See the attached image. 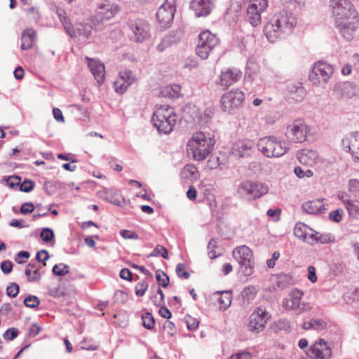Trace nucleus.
I'll use <instances>...</instances> for the list:
<instances>
[{"label":"nucleus","mask_w":359,"mask_h":359,"mask_svg":"<svg viewBox=\"0 0 359 359\" xmlns=\"http://www.w3.org/2000/svg\"><path fill=\"white\" fill-rule=\"evenodd\" d=\"M81 348L87 351H95L98 346L91 339H85L80 343Z\"/></svg>","instance_id":"nucleus-50"},{"label":"nucleus","mask_w":359,"mask_h":359,"mask_svg":"<svg viewBox=\"0 0 359 359\" xmlns=\"http://www.w3.org/2000/svg\"><path fill=\"white\" fill-rule=\"evenodd\" d=\"M333 72V67L331 65L319 61L313 65L309 78L313 85L319 86L327 83Z\"/></svg>","instance_id":"nucleus-10"},{"label":"nucleus","mask_w":359,"mask_h":359,"mask_svg":"<svg viewBox=\"0 0 359 359\" xmlns=\"http://www.w3.org/2000/svg\"><path fill=\"white\" fill-rule=\"evenodd\" d=\"M175 42L174 36L168 35L165 36L157 46V50L160 52L164 51L168 47L170 46Z\"/></svg>","instance_id":"nucleus-44"},{"label":"nucleus","mask_w":359,"mask_h":359,"mask_svg":"<svg viewBox=\"0 0 359 359\" xmlns=\"http://www.w3.org/2000/svg\"><path fill=\"white\" fill-rule=\"evenodd\" d=\"M106 20H104L103 18L96 19V14L90 18V24L92 26L93 29L95 31H101L104 29V23Z\"/></svg>","instance_id":"nucleus-48"},{"label":"nucleus","mask_w":359,"mask_h":359,"mask_svg":"<svg viewBox=\"0 0 359 359\" xmlns=\"http://www.w3.org/2000/svg\"><path fill=\"white\" fill-rule=\"evenodd\" d=\"M25 11H26L27 15L30 19L35 21L39 20L40 17L36 8L31 6L27 8H25Z\"/></svg>","instance_id":"nucleus-60"},{"label":"nucleus","mask_w":359,"mask_h":359,"mask_svg":"<svg viewBox=\"0 0 359 359\" xmlns=\"http://www.w3.org/2000/svg\"><path fill=\"white\" fill-rule=\"evenodd\" d=\"M185 265L182 263H180L176 266V273L179 278H183L184 279H188L190 276V274L188 271L184 270Z\"/></svg>","instance_id":"nucleus-56"},{"label":"nucleus","mask_w":359,"mask_h":359,"mask_svg":"<svg viewBox=\"0 0 359 359\" xmlns=\"http://www.w3.org/2000/svg\"><path fill=\"white\" fill-rule=\"evenodd\" d=\"M241 76L242 72L239 69L235 67L226 69L220 74L219 84L224 88H228L238 82Z\"/></svg>","instance_id":"nucleus-17"},{"label":"nucleus","mask_w":359,"mask_h":359,"mask_svg":"<svg viewBox=\"0 0 359 359\" xmlns=\"http://www.w3.org/2000/svg\"><path fill=\"white\" fill-rule=\"evenodd\" d=\"M41 238L45 243H48L53 239L54 232L50 228H43L41 232Z\"/></svg>","instance_id":"nucleus-53"},{"label":"nucleus","mask_w":359,"mask_h":359,"mask_svg":"<svg viewBox=\"0 0 359 359\" xmlns=\"http://www.w3.org/2000/svg\"><path fill=\"white\" fill-rule=\"evenodd\" d=\"M308 231H311L312 230L306 224L299 222L295 224L294 234L297 238L304 241L306 238V235H308Z\"/></svg>","instance_id":"nucleus-36"},{"label":"nucleus","mask_w":359,"mask_h":359,"mask_svg":"<svg viewBox=\"0 0 359 359\" xmlns=\"http://www.w3.org/2000/svg\"><path fill=\"white\" fill-rule=\"evenodd\" d=\"M218 302L221 309H226L229 307L232 301L231 293L228 291H223L219 293Z\"/></svg>","instance_id":"nucleus-37"},{"label":"nucleus","mask_w":359,"mask_h":359,"mask_svg":"<svg viewBox=\"0 0 359 359\" xmlns=\"http://www.w3.org/2000/svg\"><path fill=\"white\" fill-rule=\"evenodd\" d=\"M20 291V287L16 283H11L6 287V294L10 297H15Z\"/></svg>","instance_id":"nucleus-51"},{"label":"nucleus","mask_w":359,"mask_h":359,"mask_svg":"<svg viewBox=\"0 0 359 359\" xmlns=\"http://www.w3.org/2000/svg\"><path fill=\"white\" fill-rule=\"evenodd\" d=\"M270 318L271 315L265 308L257 307L250 317L249 330L256 333L262 332Z\"/></svg>","instance_id":"nucleus-12"},{"label":"nucleus","mask_w":359,"mask_h":359,"mask_svg":"<svg viewBox=\"0 0 359 359\" xmlns=\"http://www.w3.org/2000/svg\"><path fill=\"white\" fill-rule=\"evenodd\" d=\"M101 197L104 200L117 206H121L124 201V198L121 196L119 191L113 189L104 191L101 194Z\"/></svg>","instance_id":"nucleus-26"},{"label":"nucleus","mask_w":359,"mask_h":359,"mask_svg":"<svg viewBox=\"0 0 359 359\" xmlns=\"http://www.w3.org/2000/svg\"><path fill=\"white\" fill-rule=\"evenodd\" d=\"M346 208L351 217H355L359 215V201L351 200L346 201Z\"/></svg>","instance_id":"nucleus-40"},{"label":"nucleus","mask_w":359,"mask_h":359,"mask_svg":"<svg viewBox=\"0 0 359 359\" xmlns=\"http://www.w3.org/2000/svg\"><path fill=\"white\" fill-rule=\"evenodd\" d=\"M257 148L264 156L268 158L282 156L288 151L287 144L275 136H266L261 138L257 143Z\"/></svg>","instance_id":"nucleus-4"},{"label":"nucleus","mask_w":359,"mask_h":359,"mask_svg":"<svg viewBox=\"0 0 359 359\" xmlns=\"http://www.w3.org/2000/svg\"><path fill=\"white\" fill-rule=\"evenodd\" d=\"M120 235L125 239L137 240L139 238V236L136 232L126 229L121 230L120 231Z\"/></svg>","instance_id":"nucleus-62"},{"label":"nucleus","mask_w":359,"mask_h":359,"mask_svg":"<svg viewBox=\"0 0 359 359\" xmlns=\"http://www.w3.org/2000/svg\"><path fill=\"white\" fill-rule=\"evenodd\" d=\"M245 101V94L239 89H232L224 93L220 99L222 109L229 114L243 106Z\"/></svg>","instance_id":"nucleus-8"},{"label":"nucleus","mask_w":359,"mask_h":359,"mask_svg":"<svg viewBox=\"0 0 359 359\" xmlns=\"http://www.w3.org/2000/svg\"><path fill=\"white\" fill-rule=\"evenodd\" d=\"M269 189V186L265 183L252 182V195H253V201L266 194Z\"/></svg>","instance_id":"nucleus-30"},{"label":"nucleus","mask_w":359,"mask_h":359,"mask_svg":"<svg viewBox=\"0 0 359 359\" xmlns=\"http://www.w3.org/2000/svg\"><path fill=\"white\" fill-rule=\"evenodd\" d=\"M142 325L147 330H152L155 325V320L149 312H146L142 316Z\"/></svg>","instance_id":"nucleus-42"},{"label":"nucleus","mask_w":359,"mask_h":359,"mask_svg":"<svg viewBox=\"0 0 359 359\" xmlns=\"http://www.w3.org/2000/svg\"><path fill=\"white\" fill-rule=\"evenodd\" d=\"M330 6L335 22L353 17L357 18L359 15L350 0H331Z\"/></svg>","instance_id":"nucleus-7"},{"label":"nucleus","mask_w":359,"mask_h":359,"mask_svg":"<svg viewBox=\"0 0 359 359\" xmlns=\"http://www.w3.org/2000/svg\"><path fill=\"white\" fill-rule=\"evenodd\" d=\"M348 190L355 196H359V180L356 179L350 180L348 182Z\"/></svg>","instance_id":"nucleus-59"},{"label":"nucleus","mask_w":359,"mask_h":359,"mask_svg":"<svg viewBox=\"0 0 359 359\" xmlns=\"http://www.w3.org/2000/svg\"><path fill=\"white\" fill-rule=\"evenodd\" d=\"M13 263L9 260H6L1 263V269L5 274L10 273L13 270Z\"/></svg>","instance_id":"nucleus-64"},{"label":"nucleus","mask_w":359,"mask_h":359,"mask_svg":"<svg viewBox=\"0 0 359 359\" xmlns=\"http://www.w3.org/2000/svg\"><path fill=\"white\" fill-rule=\"evenodd\" d=\"M227 163V158L224 154L220 156L212 155L208 161L207 165L210 169H216L220 166H225Z\"/></svg>","instance_id":"nucleus-32"},{"label":"nucleus","mask_w":359,"mask_h":359,"mask_svg":"<svg viewBox=\"0 0 359 359\" xmlns=\"http://www.w3.org/2000/svg\"><path fill=\"white\" fill-rule=\"evenodd\" d=\"M307 355L313 359H329L332 355V350L327 341L320 339L306 351Z\"/></svg>","instance_id":"nucleus-15"},{"label":"nucleus","mask_w":359,"mask_h":359,"mask_svg":"<svg viewBox=\"0 0 359 359\" xmlns=\"http://www.w3.org/2000/svg\"><path fill=\"white\" fill-rule=\"evenodd\" d=\"M176 0H165L156 13V18L162 27H168L172 22L176 11Z\"/></svg>","instance_id":"nucleus-14"},{"label":"nucleus","mask_w":359,"mask_h":359,"mask_svg":"<svg viewBox=\"0 0 359 359\" xmlns=\"http://www.w3.org/2000/svg\"><path fill=\"white\" fill-rule=\"evenodd\" d=\"M271 330L275 333H278L280 331L290 332L291 324L287 319H279L271 325Z\"/></svg>","instance_id":"nucleus-34"},{"label":"nucleus","mask_w":359,"mask_h":359,"mask_svg":"<svg viewBox=\"0 0 359 359\" xmlns=\"http://www.w3.org/2000/svg\"><path fill=\"white\" fill-rule=\"evenodd\" d=\"M252 181L246 180L241 182L238 188L237 193L239 196L248 201H253V195H252Z\"/></svg>","instance_id":"nucleus-28"},{"label":"nucleus","mask_w":359,"mask_h":359,"mask_svg":"<svg viewBox=\"0 0 359 359\" xmlns=\"http://www.w3.org/2000/svg\"><path fill=\"white\" fill-rule=\"evenodd\" d=\"M215 144L214 135L211 133L196 132L187 143V152L194 160L203 161L212 152Z\"/></svg>","instance_id":"nucleus-2"},{"label":"nucleus","mask_w":359,"mask_h":359,"mask_svg":"<svg viewBox=\"0 0 359 359\" xmlns=\"http://www.w3.org/2000/svg\"><path fill=\"white\" fill-rule=\"evenodd\" d=\"M52 272L55 276H64L69 273V266L64 263H60L53 267Z\"/></svg>","instance_id":"nucleus-41"},{"label":"nucleus","mask_w":359,"mask_h":359,"mask_svg":"<svg viewBox=\"0 0 359 359\" xmlns=\"http://www.w3.org/2000/svg\"><path fill=\"white\" fill-rule=\"evenodd\" d=\"M343 210L341 209H337L334 211H331L329 214V218L330 220L335 222H339L342 219Z\"/></svg>","instance_id":"nucleus-61"},{"label":"nucleus","mask_w":359,"mask_h":359,"mask_svg":"<svg viewBox=\"0 0 359 359\" xmlns=\"http://www.w3.org/2000/svg\"><path fill=\"white\" fill-rule=\"evenodd\" d=\"M291 97L297 102L303 100L306 95L304 88L299 84L292 83L287 86Z\"/></svg>","instance_id":"nucleus-29"},{"label":"nucleus","mask_w":359,"mask_h":359,"mask_svg":"<svg viewBox=\"0 0 359 359\" xmlns=\"http://www.w3.org/2000/svg\"><path fill=\"white\" fill-rule=\"evenodd\" d=\"M294 172L299 178H303L305 177H311L313 175V172L311 170L306 169V170H304L302 168L299 166L294 168Z\"/></svg>","instance_id":"nucleus-52"},{"label":"nucleus","mask_w":359,"mask_h":359,"mask_svg":"<svg viewBox=\"0 0 359 359\" xmlns=\"http://www.w3.org/2000/svg\"><path fill=\"white\" fill-rule=\"evenodd\" d=\"M255 147V143L250 140H240L234 143L231 153L238 158H245L250 156Z\"/></svg>","instance_id":"nucleus-20"},{"label":"nucleus","mask_w":359,"mask_h":359,"mask_svg":"<svg viewBox=\"0 0 359 359\" xmlns=\"http://www.w3.org/2000/svg\"><path fill=\"white\" fill-rule=\"evenodd\" d=\"M262 13L253 7L248 6L246 19L253 27H257L262 22Z\"/></svg>","instance_id":"nucleus-31"},{"label":"nucleus","mask_w":359,"mask_h":359,"mask_svg":"<svg viewBox=\"0 0 359 359\" xmlns=\"http://www.w3.org/2000/svg\"><path fill=\"white\" fill-rule=\"evenodd\" d=\"M233 257L238 262L244 276H248L254 271V256L252 250L247 245L236 247L233 250Z\"/></svg>","instance_id":"nucleus-5"},{"label":"nucleus","mask_w":359,"mask_h":359,"mask_svg":"<svg viewBox=\"0 0 359 359\" xmlns=\"http://www.w3.org/2000/svg\"><path fill=\"white\" fill-rule=\"evenodd\" d=\"M215 0H192L190 8L197 17L208 15L214 7Z\"/></svg>","instance_id":"nucleus-21"},{"label":"nucleus","mask_w":359,"mask_h":359,"mask_svg":"<svg viewBox=\"0 0 359 359\" xmlns=\"http://www.w3.org/2000/svg\"><path fill=\"white\" fill-rule=\"evenodd\" d=\"M304 292L299 289H293L288 296L282 301V307L286 311H293L302 313L309 311L311 307L308 303L302 302Z\"/></svg>","instance_id":"nucleus-9"},{"label":"nucleus","mask_w":359,"mask_h":359,"mask_svg":"<svg viewBox=\"0 0 359 359\" xmlns=\"http://www.w3.org/2000/svg\"><path fill=\"white\" fill-rule=\"evenodd\" d=\"M40 304V300L36 296L29 295L24 300V304L28 308L35 309Z\"/></svg>","instance_id":"nucleus-49"},{"label":"nucleus","mask_w":359,"mask_h":359,"mask_svg":"<svg viewBox=\"0 0 359 359\" xmlns=\"http://www.w3.org/2000/svg\"><path fill=\"white\" fill-rule=\"evenodd\" d=\"M133 31L135 41L142 42L149 36V25L144 20L130 22L129 25Z\"/></svg>","instance_id":"nucleus-19"},{"label":"nucleus","mask_w":359,"mask_h":359,"mask_svg":"<svg viewBox=\"0 0 359 359\" xmlns=\"http://www.w3.org/2000/svg\"><path fill=\"white\" fill-rule=\"evenodd\" d=\"M135 75L130 70L120 72L118 78L114 82L115 91L120 95L123 94L128 87L135 81Z\"/></svg>","instance_id":"nucleus-16"},{"label":"nucleus","mask_w":359,"mask_h":359,"mask_svg":"<svg viewBox=\"0 0 359 359\" xmlns=\"http://www.w3.org/2000/svg\"><path fill=\"white\" fill-rule=\"evenodd\" d=\"M217 241L215 238H212L208 245V256L210 259H215L217 257L215 248L217 247Z\"/></svg>","instance_id":"nucleus-58"},{"label":"nucleus","mask_w":359,"mask_h":359,"mask_svg":"<svg viewBox=\"0 0 359 359\" xmlns=\"http://www.w3.org/2000/svg\"><path fill=\"white\" fill-rule=\"evenodd\" d=\"M161 256L164 259H168V250L161 245H157L153 252L149 255L150 257Z\"/></svg>","instance_id":"nucleus-47"},{"label":"nucleus","mask_w":359,"mask_h":359,"mask_svg":"<svg viewBox=\"0 0 359 359\" xmlns=\"http://www.w3.org/2000/svg\"><path fill=\"white\" fill-rule=\"evenodd\" d=\"M297 158L300 163L312 167L318 161V154L313 149H304L297 153Z\"/></svg>","instance_id":"nucleus-23"},{"label":"nucleus","mask_w":359,"mask_h":359,"mask_svg":"<svg viewBox=\"0 0 359 359\" xmlns=\"http://www.w3.org/2000/svg\"><path fill=\"white\" fill-rule=\"evenodd\" d=\"M148 288V284L146 281L138 283L135 286V294L138 297H142Z\"/></svg>","instance_id":"nucleus-57"},{"label":"nucleus","mask_w":359,"mask_h":359,"mask_svg":"<svg viewBox=\"0 0 359 359\" xmlns=\"http://www.w3.org/2000/svg\"><path fill=\"white\" fill-rule=\"evenodd\" d=\"M19 331L15 327L8 328L3 334V337L6 340H13L18 337Z\"/></svg>","instance_id":"nucleus-54"},{"label":"nucleus","mask_w":359,"mask_h":359,"mask_svg":"<svg viewBox=\"0 0 359 359\" xmlns=\"http://www.w3.org/2000/svg\"><path fill=\"white\" fill-rule=\"evenodd\" d=\"M344 149L351 153L354 161H359V133L355 132L347 135L342 140Z\"/></svg>","instance_id":"nucleus-18"},{"label":"nucleus","mask_w":359,"mask_h":359,"mask_svg":"<svg viewBox=\"0 0 359 359\" xmlns=\"http://www.w3.org/2000/svg\"><path fill=\"white\" fill-rule=\"evenodd\" d=\"M297 24V17L292 12L283 10L270 19L264 32L268 40L274 42L291 34Z\"/></svg>","instance_id":"nucleus-1"},{"label":"nucleus","mask_w":359,"mask_h":359,"mask_svg":"<svg viewBox=\"0 0 359 359\" xmlns=\"http://www.w3.org/2000/svg\"><path fill=\"white\" fill-rule=\"evenodd\" d=\"M219 40L217 36L209 30L202 32L198 36V43L196 53L203 60L208 57L215 49L219 46Z\"/></svg>","instance_id":"nucleus-6"},{"label":"nucleus","mask_w":359,"mask_h":359,"mask_svg":"<svg viewBox=\"0 0 359 359\" xmlns=\"http://www.w3.org/2000/svg\"><path fill=\"white\" fill-rule=\"evenodd\" d=\"M156 278L158 285L163 287H166L169 285V277L160 269L156 271Z\"/></svg>","instance_id":"nucleus-43"},{"label":"nucleus","mask_w":359,"mask_h":359,"mask_svg":"<svg viewBox=\"0 0 359 359\" xmlns=\"http://www.w3.org/2000/svg\"><path fill=\"white\" fill-rule=\"evenodd\" d=\"M61 22L62 25L64 26V28L65 29L67 33L71 36V37H76L77 34L73 28L72 23L70 22L67 16H63V18H61Z\"/></svg>","instance_id":"nucleus-46"},{"label":"nucleus","mask_w":359,"mask_h":359,"mask_svg":"<svg viewBox=\"0 0 359 359\" xmlns=\"http://www.w3.org/2000/svg\"><path fill=\"white\" fill-rule=\"evenodd\" d=\"M257 293V289L252 285L245 287L241 292L242 298L244 301L250 302L253 300Z\"/></svg>","instance_id":"nucleus-38"},{"label":"nucleus","mask_w":359,"mask_h":359,"mask_svg":"<svg viewBox=\"0 0 359 359\" xmlns=\"http://www.w3.org/2000/svg\"><path fill=\"white\" fill-rule=\"evenodd\" d=\"M181 86L178 84H172L165 86L162 90V94L165 97L175 99L180 96Z\"/></svg>","instance_id":"nucleus-35"},{"label":"nucleus","mask_w":359,"mask_h":359,"mask_svg":"<svg viewBox=\"0 0 359 359\" xmlns=\"http://www.w3.org/2000/svg\"><path fill=\"white\" fill-rule=\"evenodd\" d=\"M302 208L304 211L309 214H318L322 212L324 210V204L323 201L318 199L303 203Z\"/></svg>","instance_id":"nucleus-27"},{"label":"nucleus","mask_w":359,"mask_h":359,"mask_svg":"<svg viewBox=\"0 0 359 359\" xmlns=\"http://www.w3.org/2000/svg\"><path fill=\"white\" fill-rule=\"evenodd\" d=\"M93 27L90 25L79 24L76 29H74L77 36H82L84 39H88L91 35Z\"/></svg>","instance_id":"nucleus-39"},{"label":"nucleus","mask_w":359,"mask_h":359,"mask_svg":"<svg viewBox=\"0 0 359 359\" xmlns=\"http://www.w3.org/2000/svg\"><path fill=\"white\" fill-rule=\"evenodd\" d=\"M311 127L302 120H295L287 127L286 135L295 143H302L311 135Z\"/></svg>","instance_id":"nucleus-11"},{"label":"nucleus","mask_w":359,"mask_h":359,"mask_svg":"<svg viewBox=\"0 0 359 359\" xmlns=\"http://www.w3.org/2000/svg\"><path fill=\"white\" fill-rule=\"evenodd\" d=\"M249 6L257 11L263 13L268 7V0H251Z\"/></svg>","instance_id":"nucleus-45"},{"label":"nucleus","mask_w":359,"mask_h":359,"mask_svg":"<svg viewBox=\"0 0 359 359\" xmlns=\"http://www.w3.org/2000/svg\"><path fill=\"white\" fill-rule=\"evenodd\" d=\"M119 11L118 6L115 4H104L98 7L96 13V19L103 18L104 20H109Z\"/></svg>","instance_id":"nucleus-24"},{"label":"nucleus","mask_w":359,"mask_h":359,"mask_svg":"<svg viewBox=\"0 0 359 359\" xmlns=\"http://www.w3.org/2000/svg\"><path fill=\"white\" fill-rule=\"evenodd\" d=\"M25 273L29 282L39 281L41 279V273L35 263H29L25 269Z\"/></svg>","instance_id":"nucleus-33"},{"label":"nucleus","mask_w":359,"mask_h":359,"mask_svg":"<svg viewBox=\"0 0 359 359\" xmlns=\"http://www.w3.org/2000/svg\"><path fill=\"white\" fill-rule=\"evenodd\" d=\"M246 68L248 71L255 73L258 69V65L255 57H252L248 60Z\"/></svg>","instance_id":"nucleus-63"},{"label":"nucleus","mask_w":359,"mask_h":359,"mask_svg":"<svg viewBox=\"0 0 359 359\" xmlns=\"http://www.w3.org/2000/svg\"><path fill=\"white\" fill-rule=\"evenodd\" d=\"M176 114L168 105H161L153 114L151 121L158 132L169 134L176 123Z\"/></svg>","instance_id":"nucleus-3"},{"label":"nucleus","mask_w":359,"mask_h":359,"mask_svg":"<svg viewBox=\"0 0 359 359\" xmlns=\"http://www.w3.org/2000/svg\"><path fill=\"white\" fill-rule=\"evenodd\" d=\"M334 241V237L330 233L323 234L320 233L318 236L317 242L319 243L325 244L330 243Z\"/></svg>","instance_id":"nucleus-55"},{"label":"nucleus","mask_w":359,"mask_h":359,"mask_svg":"<svg viewBox=\"0 0 359 359\" xmlns=\"http://www.w3.org/2000/svg\"><path fill=\"white\" fill-rule=\"evenodd\" d=\"M86 60L88 61V66L90 71L93 74L98 84L101 85L105 78V68L104 65L100 61L91 59L88 57H86Z\"/></svg>","instance_id":"nucleus-22"},{"label":"nucleus","mask_w":359,"mask_h":359,"mask_svg":"<svg viewBox=\"0 0 359 359\" xmlns=\"http://www.w3.org/2000/svg\"><path fill=\"white\" fill-rule=\"evenodd\" d=\"M335 25L341 36L347 41L353 40L359 27V15L357 18H349L336 22Z\"/></svg>","instance_id":"nucleus-13"},{"label":"nucleus","mask_w":359,"mask_h":359,"mask_svg":"<svg viewBox=\"0 0 359 359\" xmlns=\"http://www.w3.org/2000/svg\"><path fill=\"white\" fill-rule=\"evenodd\" d=\"M36 35V32L33 29L28 28L25 29L21 36V49H30L35 41Z\"/></svg>","instance_id":"nucleus-25"}]
</instances>
